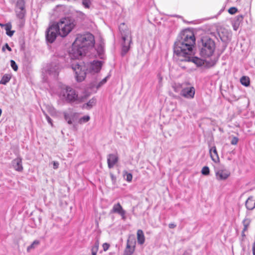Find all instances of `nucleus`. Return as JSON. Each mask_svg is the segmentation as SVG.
<instances>
[{
	"label": "nucleus",
	"instance_id": "45",
	"mask_svg": "<svg viewBox=\"0 0 255 255\" xmlns=\"http://www.w3.org/2000/svg\"><path fill=\"white\" fill-rule=\"evenodd\" d=\"M53 168L55 169H56L58 168L59 166V163L57 161H53Z\"/></svg>",
	"mask_w": 255,
	"mask_h": 255
},
{
	"label": "nucleus",
	"instance_id": "27",
	"mask_svg": "<svg viewBox=\"0 0 255 255\" xmlns=\"http://www.w3.org/2000/svg\"><path fill=\"white\" fill-rule=\"evenodd\" d=\"M39 244V242L37 240L34 241L30 246L27 248V251L30 252V251L35 248V246Z\"/></svg>",
	"mask_w": 255,
	"mask_h": 255
},
{
	"label": "nucleus",
	"instance_id": "6",
	"mask_svg": "<svg viewBox=\"0 0 255 255\" xmlns=\"http://www.w3.org/2000/svg\"><path fill=\"white\" fill-rule=\"evenodd\" d=\"M58 32L55 24H52L47 29L46 32V39L49 43H52L55 40Z\"/></svg>",
	"mask_w": 255,
	"mask_h": 255
},
{
	"label": "nucleus",
	"instance_id": "19",
	"mask_svg": "<svg viewBox=\"0 0 255 255\" xmlns=\"http://www.w3.org/2000/svg\"><path fill=\"white\" fill-rule=\"evenodd\" d=\"M2 27L4 26V29L6 31V34L11 37L13 35L14 31V30H10L11 28V24L10 23H6L5 24H0Z\"/></svg>",
	"mask_w": 255,
	"mask_h": 255
},
{
	"label": "nucleus",
	"instance_id": "14",
	"mask_svg": "<svg viewBox=\"0 0 255 255\" xmlns=\"http://www.w3.org/2000/svg\"><path fill=\"white\" fill-rule=\"evenodd\" d=\"M128 39H126L125 40H122V50L121 54L123 56H124L129 50L130 47V44L131 42H128Z\"/></svg>",
	"mask_w": 255,
	"mask_h": 255
},
{
	"label": "nucleus",
	"instance_id": "13",
	"mask_svg": "<svg viewBox=\"0 0 255 255\" xmlns=\"http://www.w3.org/2000/svg\"><path fill=\"white\" fill-rule=\"evenodd\" d=\"M12 166L15 170L21 171L23 170L21 158L17 157L13 159L12 161Z\"/></svg>",
	"mask_w": 255,
	"mask_h": 255
},
{
	"label": "nucleus",
	"instance_id": "9",
	"mask_svg": "<svg viewBox=\"0 0 255 255\" xmlns=\"http://www.w3.org/2000/svg\"><path fill=\"white\" fill-rule=\"evenodd\" d=\"M119 30L123 40L128 39V42H131L130 31L124 23H121L119 26Z\"/></svg>",
	"mask_w": 255,
	"mask_h": 255
},
{
	"label": "nucleus",
	"instance_id": "1",
	"mask_svg": "<svg viewBox=\"0 0 255 255\" xmlns=\"http://www.w3.org/2000/svg\"><path fill=\"white\" fill-rule=\"evenodd\" d=\"M195 43V37L194 33L189 30L185 29L178 35L174 42V53L181 61L196 63L198 58L193 56V47Z\"/></svg>",
	"mask_w": 255,
	"mask_h": 255
},
{
	"label": "nucleus",
	"instance_id": "50",
	"mask_svg": "<svg viewBox=\"0 0 255 255\" xmlns=\"http://www.w3.org/2000/svg\"><path fill=\"white\" fill-rule=\"evenodd\" d=\"M111 176L112 179L113 180H114V179H115V177H114V175H113V174H111Z\"/></svg>",
	"mask_w": 255,
	"mask_h": 255
},
{
	"label": "nucleus",
	"instance_id": "2",
	"mask_svg": "<svg viewBox=\"0 0 255 255\" xmlns=\"http://www.w3.org/2000/svg\"><path fill=\"white\" fill-rule=\"evenodd\" d=\"M94 37L92 34L86 33L77 35L70 52L71 59L81 58L86 54L89 48L94 46Z\"/></svg>",
	"mask_w": 255,
	"mask_h": 255
},
{
	"label": "nucleus",
	"instance_id": "40",
	"mask_svg": "<svg viewBox=\"0 0 255 255\" xmlns=\"http://www.w3.org/2000/svg\"><path fill=\"white\" fill-rule=\"evenodd\" d=\"M132 175L131 173H127L126 180L128 182H130L132 180Z\"/></svg>",
	"mask_w": 255,
	"mask_h": 255
},
{
	"label": "nucleus",
	"instance_id": "29",
	"mask_svg": "<svg viewBox=\"0 0 255 255\" xmlns=\"http://www.w3.org/2000/svg\"><path fill=\"white\" fill-rule=\"evenodd\" d=\"M201 173L204 175H208L210 173V169L208 166H204L201 170Z\"/></svg>",
	"mask_w": 255,
	"mask_h": 255
},
{
	"label": "nucleus",
	"instance_id": "21",
	"mask_svg": "<svg viewBox=\"0 0 255 255\" xmlns=\"http://www.w3.org/2000/svg\"><path fill=\"white\" fill-rule=\"evenodd\" d=\"M96 103V99L95 98H93L92 99L90 100L88 103L83 105V108L87 109H90L95 105Z\"/></svg>",
	"mask_w": 255,
	"mask_h": 255
},
{
	"label": "nucleus",
	"instance_id": "33",
	"mask_svg": "<svg viewBox=\"0 0 255 255\" xmlns=\"http://www.w3.org/2000/svg\"><path fill=\"white\" fill-rule=\"evenodd\" d=\"M92 0H82L83 5L86 8H89L91 4Z\"/></svg>",
	"mask_w": 255,
	"mask_h": 255
},
{
	"label": "nucleus",
	"instance_id": "24",
	"mask_svg": "<svg viewBox=\"0 0 255 255\" xmlns=\"http://www.w3.org/2000/svg\"><path fill=\"white\" fill-rule=\"evenodd\" d=\"M240 82L243 85L246 87L250 85V81L248 77L243 76L240 79Z\"/></svg>",
	"mask_w": 255,
	"mask_h": 255
},
{
	"label": "nucleus",
	"instance_id": "34",
	"mask_svg": "<svg viewBox=\"0 0 255 255\" xmlns=\"http://www.w3.org/2000/svg\"><path fill=\"white\" fill-rule=\"evenodd\" d=\"M108 78L109 76H107L106 77L104 78L101 81H100L97 85L96 87L97 88H99L101 87L102 86H103L104 84H105L107 82Z\"/></svg>",
	"mask_w": 255,
	"mask_h": 255
},
{
	"label": "nucleus",
	"instance_id": "51",
	"mask_svg": "<svg viewBox=\"0 0 255 255\" xmlns=\"http://www.w3.org/2000/svg\"><path fill=\"white\" fill-rule=\"evenodd\" d=\"M92 255H97V252H92Z\"/></svg>",
	"mask_w": 255,
	"mask_h": 255
},
{
	"label": "nucleus",
	"instance_id": "10",
	"mask_svg": "<svg viewBox=\"0 0 255 255\" xmlns=\"http://www.w3.org/2000/svg\"><path fill=\"white\" fill-rule=\"evenodd\" d=\"M195 94V89L193 86L183 88L180 93L181 96L187 99H193Z\"/></svg>",
	"mask_w": 255,
	"mask_h": 255
},
{
	"label": "nucleus",
	"instance_id": "31",
	"mask_svg": "<svg viewBox=\"0 0 255 255\" xmlns=\"http://www.w3.org/2000/svg\"><path fill=\"white\" fill-rule=\"evenodd\" d=\"M90 117L89 116H85L79 120V123L80 124L85 123L88 122L90 120Z\"/></svg>",
	"mask_w": 255,
	"mask_h": 255
},
{
	"label": "nucleus",
	"instance_id": "7",
	"mask_svg": "<svg viewBox=\"0 0 255 255\" xmlns=\"http://www.w3.org/2000/svg\"><path fill=\"white\" fill-rule=\"evenodd\" d=\"M64 96L66 97V100L69 102L77 101L78 103L82 102V100L78 97L75 91L70 87L66 88V94H64Z\"/></svg>",
	"mask_w": 255,
	"mask_h": 255
},
{
	"label": "nucleus",
	"instance_id": "26",
	"mask_svg": "<svg viewBox=\"0 0 255 255\" xmlns=\"http://www.w3.org/2000/svg\"><path fill=\"white\" fill-rule=\"evenodd\" d=\"M226 35H224L223 32H222L221 33L219 32V36L221 39V40L223 42H225L227 40H228L229 37L231 36L230 34L228 33L227 31H226Z\"/></svg>",
	"mask_w": 255,
	"mask_h": 255
},
{
	"label": "nucleus",
	"instance_id": "43",
	"mask_svg": "<svg viewBox=\"0 0 255 255\" xmlns=\"http://www.w3.org/2000/svg\"><path fill=\"white\" fill-rule=\"evenodd\" d=\"M110 245L108 243H104L103 245V250L104 251H106L109 248Z\"/></svg>",
	"mask_w": 255,
	"mask_h": 255
},
{
	"label": "nucleus",
	"instance_id": "25",
	"mask_svg": "<svg viewBox=\"0 0 255 255\" xmlns=\"http://www.w3.org/2000/svg\"><path fill=\"white\" fill-rule=\"evenodd\" d=\"M25 3L24 0H17L16 4V8L25 9Z\"/></svg>",
	"mask_w": 255,
	"mask_h": 255
},
{
	"label": "nucleus",
	"instance_id": "4",
	"mask_svg": "<svg viewBox=\"0 0 255 255\" xmlns=\"http://www.w3.org/2000/svg\"><path fill=\"white\" fill-rule=\"evenodd\" d=\"M199 54L203 58H209L214 53L216 44L213 39L209 36H203L197 42Z\"/></svg>",
	"mask_w": 255,
	"mask_h": 255
},
{
	"label": "nucleus",
	"instance_id": "18",
	"mask_svg": "<svg viewBox=\"0 0 255 255\" xmlns=\"http://www.w3.org/2000/svg\"><path fill=\"white\" fill-rule=\"evenodd\" d=\"M137 239L139 244L142 245L145 241V238L143 231L141 230H138L137 232Z\"/></svg>",
	"mask_w": 255,
	"mask_h": 255
},
{
	"label": "nucleus",
	"instance_id": "39",
	"mask_svg": "<svg viewBox=\"0 0 255 255\" xmlns=\"http://www.w3.org/2000/svg\"><path fill=\"white\" fill-rule=\"evenodd\" d=\"M237 11V8L235 7H232L228 10V12L231 14H235Z\"/></svg>",
	"mask_w": 255,
	"mask_h": 255
},
{
	"label": "nucleus",
	"instance_id": "16",
	"mask_svg": "<svg viewBox=\"0 0 255 255\" xmlns=\"http://www.w3.org/2000/svg\"><path fill=\"white\" fill-rule=\"evenodd\" d=\"M247 209L252 210L255 208V202L252 196H250L247 200L245 204Z\"/></svg>",
	"mask_w": 255,
	"mask_h": 255
},
{
	"label": "nucleus",
	"instance_id": "35",
	"mask_svg": "<svg viewBox=\"0 0 255 255\" xmlns=\"http://www.w3.org/2000/svg\"><path fill=\"white\" fill-rule=\"evenodd\" d=\"M10 62L11 68L13 69L14 71H16L18 69V66L15 62L13 60H11Z\"/></svg>",
	"mask_w": 255,
	"mask_h": 255
},
{
	"label": "nucleus",
	"instance_id": "52",
	"mask_svg": "<svg viewBox=\"0 0 255 255\" xmlns=\"http://www.w3.org/2000/svg\"><path fill=\"white\" fill-rule=\"evenodd\" d=\"M174 91H175V92H177V89L176 88H175V89H174Z\"/></svg>",
	"mask_w": 255,
	"mask_h": 255
},
{
	"label": "nucleus",
	"instance_id": "17",
	"mask_svg": "<svg viewBox=\"0 0 255 255\" xmlns=\"http://www.w3.org/2000/svg\"><path fill=\"white\" fill-rule=\"evenodd\" d=\"M210 153L213 161H214L215 162H217L219 161V157L218 156L217 151L215 146L212 147L210 149Z\"/></svg>",
	"mask_w": 255,
	"mask_h": 255
},
{
	"label": "nucleus",
	"instance_id": "47",
	"mask_svg": "<svg viewBox=\"0 0 255 255\" xmlns=\"http://www.w3.org/2000/svg\"><path fill=\"white\" fill-rule=\"evenodd\" d=\"M168 226H169V228L173 229V228H175L176 225L173 223H170L169 224Z\"/></svg>",
	"mask_w": 255,
	"mask_h": 255
},
{
	"label": "nucleus",
	"instance_id": "38",
	"mask_svg": "<svg viewBox=\"0 0 255 255\" xmlns=\"http://www.w3.org/2000/svg\"><path fill=\"white\" fill-rule=\"evenodd\" d=\"M238 141H239V138L237 137L234 136V137H233V138L231 141V143L232 145H236L238 143Z\"/></svg>",
	"mask_w": 255,
	"mask_h": 255
},
{
	"label": "nucleus",
	"instance_id": "28",
	"mask_svg": "<svg viewBox=\"0 0 255 255\" xmlns=\"http://www.w3.org/2000/svg\"><path fill=\"white\" fill-rule=\"evenodd\" d=\"M59 70V65H55L54 67H53V65H51L49 69V71L50 73H57L58 72Z\"/></svg>",
	"mask_w": 255,
	"mask_h": 255
},
{
	"label": "nucleus",
	"instance_id": "32",
	"mask_svg": "<svg viewBox=\"0 0 255 255\" xmlns=\"http://www.w3.org/2000/svg\"><path fill=\"white\" fill-rule=\"evenodd\" d=\"M250 220L249 219H245L244 221H243V224H244V228L243 229V232L246 231L248 229V227L249 225V224H250Z\"/></svg>",
	"mask_w": 255,
	"mask_h": 255
},
{
	"label": "nucleus",
	"instance_id": "23",
	"mask_svg": "<svg viewBox=\"0 0 255 255\" xmlns=\"http://www.w3.org/2000/svg\"><path fill=\"white\" fill-rule=\"evenodd\" d=\"M11 78V76L9 74H5L2 77L1 80L0 81V84L2 85H6L7 83Z\"/></svg>",
	"mask_w": 255,
	"mask_h": 255
},
{
	"label": "nucleus",
	"instance_id": "20",
	"mask_svg": "<svg viewBox=\"0 0 255 255\" xmlns=\"http://www.w3.org/2000/svg\"><path fill=\"white\" fill-rule=\"evenodd\" d=\"M64 119L67 122L68 124L71 125L72 124V121L74 120L75 114L64 113Z\"/></svg>",
	"mask_w": 255,
	"mask_h": 255
},
{
	"label": "nucleus",
	"instance_id": "8",
	"mask_svg": "<svg viewBox=\"0 0 255 255\" xmlns=\"http://www.w3.org/2000/svg\"><path fill=\"white\" fill-rule=\"evenodd\" d=\"M215 175L218 180H225L230 175V172L224 168H216Z\"/></svg>",
	"mask_w": 255,
	"mask_h": 255
},
{
	"label": "nucleus",
	"instance_id": "30",
	"mask_svg": "<svg viewBox=\"0 0 255 255\" xmlns=\"http://www.w3.org/2000/svg\"><path fill=\"white\" fill-rule=\"evenodd\" d=\"M99 243L98 241H96L94 245L92 247L91 249V252H97L98 251L99 249Z\"/></svg>",
	"mask_w": 255,
	"mask_h": 255
},
{
	"label": "nucleus",
	"instance_id": "46",
	"mask_svg": "<svg viewBox=\"0 0 255 255\" xmlns=\"http://www.w3.org/2000/svg\"><path fill=\"white\" fill-rule=\"evenodd\" d=\"M239 25V24H238L237 22H235L233 25L234 30H237L238 29Z\"/></svg>",
	"mask_w": 255,
	"mask_h": 255
},
{
	"label": "nucleus",
	"instance_id": "37",
	"mask_svg": "<svg viewBox=\"0 0 255 255\" xmlns=\"http://www.w3.org/2000/svg\"><path fill=\"white\" fill-rule=\"evenodd\" d=\"M98 52L99 53V56L101 58H103V53H104V50L103 48L102 47H100L98 48Z\"/></svg>",
	"mask_w": 255,
	"mask_h": 255
},
{
	"label": "nucleus",
	"instance_id": "48",
	"mask_svg": "<svg viewBox=\"0 0 255 255\" xmlns=\"http://www.w3.org/2000/svg\"><path fill=\"white\" fill-rule=\"evenodd\" d=\"M253 255H255V242L254 243L252 247Z\"/></svg>",
	"mask_w": 255,
	"mask_h": 255
},
{
	"label": "nucleus",
	"instance_id": "12",
	"mask_svg": "<svg viewBox=\"0 0 255 255\" xmlns=\"http://www.w3.org/2000/svg\"><path fill=\"white\" fill-rule=\"evenodd\" d=\"M119 160L118 156L116 154H109L107 156L108 167L111 169L114 167Z\"/></svg>",
	"mask_w": 255,
	"mask_h": 255
},
{
	"label": "nucleus",
	"instance_id": "22",
	"mask_svg": "<svg viewBox=\"0 0 255 255\" xmlns=\"http://www.w3.org/2000/svg\"><path fill=\"white\" fill-rule=\"evenodd\" d=\"M15 12L17 17L20 19H22L25 16L26 11L25 9L15 8Z\"/></svg>",
	"mask_w": 255,
	"mask_h": 255
},
{
	"label": "nucleus",
	"instance_id": "42",
	"mask_svg": "<svg viewBox=\"0 0 255 255\" xmlns=\"http://www.w3.org/2000/svg\"><path fill=\"white\" fill-rule=\"evenodd\" d=\"M48 111L49 112V113H50V114L51 115H55L56 114V112H55V110L54 108H51V107H49L48 108Z\"/></svg>",
	"mask_w": 255,
	"mask_h": 255
},
{
	"label": "nucleus",
	"instance_id": "49",
	"mask_svg": "<svg viewBox=\"0 0 255 255\" xmlns=\"http://www.w3.org/2000/svg\"><path fill=\"white\" fill-rule=\"evenodd\" d=\"M182 255H191V254L189 252L185 251Z\"/></svg>",
	"mask_w": 255,
	"mask_h": 255
},
{
	"label": "nucleus",
	"instance_id": "5",
	"mask_svg": "<svg viewBox=\"0 0 255 255\" xmlns=\"http://www.w3.org/2000/svg\"><path fill=\"white\" fill-rule=\"evenodd\" d=\"M58 32V34L64 37L66 36L75 26L74 21L69 18H62L56 24H54Z\"/></svg>",
	"mask_w": 255,
	"mask_h": 255
},
{
	"label": "nucleus",
	"instance_id": "44",
	"mask_svg": "<svg viewBox=\"0 0 255 255\" xmlns=\"http://www.w3.org/2000/svg\"><path fill=\"white\" fill-rule=\"evenodd\" d=\"M5 48H6L9 51H11V48L8 46L7 43H5L2 47V50L4 51Z\"/></svg>",
	"mask_w": 255,
	"mask_h": 255
},
{
	"label": "nucleus",
	"instance_id": "53",
	"mask_svg": "<svg viewBox=\"0 0 255 255\" xmlns=\"http://www.w3.org/2000/svg\"><path fill=\"white\" fill-rule=\"evenodd\" d=\"M189 84H190L189 83H186V85H189Z\"/></svg>",
	"mask_w": 255,
	"mask_h": 255
},
{
	"label": "nucleus",
	"instance_id": "15",
	"mask_svg": "<svg viewBox=\"0 0 255 255\" xmlns=\"http://www.w3.org/2000/svg\"><path fill=\"white\" fill-rule=\"evenodd\" d=\"M132 245V242L130 241V239H128L127 241V248L124 252V255H131L134 252V246L131 247Z\"/></svg>",
	"mask_w": 255,
	"mask_h": 255
},
{
	"label": "nucleus",
	"instance_id": "36",
	"mask_svg": "<svg viewBox=\"0 0 255 255\" xmlns=\"http://www.w3.org/2000/svg\"><path fill=\"white\" fill-rule=\"evenodd\" d=\"M243 16L242 15H238L236 17V22L238 24H239L243 20Z\"/></svg>",
	"mask_w": 255,
	"mask_h": 255
},
{
	"label": "nucleus",
	"instance_id": "41",
	"mask_svg": "<svg viewBox=\"0 0 255 255\" xmlns=\"http://www.w3.org/2000/svg\"><path fill=\"white\" fill-rule=\"evenodd\" d=\"M44 113V115H45L46 119L48 123L49 124H50L51 126H53L52 121L51 119L46 114H45V113Z\"/></svg>",
	"mask_w": 255,
	"mask_h": 255
},
{
	"label": "nucleus",
	"instance_id": "11",
	"mask_svg": "<svg viewBox=\"0 0 255 255\" xmlns=\"http://www.w3.org/2000/svg\"><path fill=\"white\" fill-rule=\"evenodd\" d=\"M111 213H118L121 216L122 219L124 220L126 219V217L125 216L126 211L123 209V207L120 203H118L117 204L114 205L113 209L111 211Z\"/></svg>",
	"mask_w": 255,
	"mask_h": 255
},
{
	"label": "nucleus",
	"instance_id": "3",
	"mask_svg": "<svg viewBox=\"0 0 255 255\" xmlns=\"http://www.w3.org/2000/svg\"><path fill=\"white\" fill-rule=\"evenodd\" d=\"M102 65V61L94 60L89 63L75 62L71 64V67L75 73L76 80L82 82L85 79L87 72L91 73H98L100 71Z\"/></svg>",
	"mask_w": 255,
	"mask_h": 255
}]
</instances>
